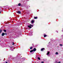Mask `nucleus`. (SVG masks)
I'll return each instance as SVG.
<instances>
[{
	"label": "nucleus",
	"mask_w": 63,
	"mask_h": 63,
	"mask_svg": "<svg viewBox=\"0 0 63 63\" xmlns=\"http://www.w3.org/2000/svg\"><path fill=\"white\" fill-rule=\"evenodd\" d=\"M29 36H30V35H31V36H32V34H31V33H30L29 34Z\"/></svg>",
	"instance_id": "obj_9"
},
{
	"label": "nucleus",
	"mask_w": 63,
	"mask_h": 63,
	"mask_svg": "<svg viewBox=\"0 0 63 63\" xmlns=\"http://www.w3.org/2000/svg\"><path fill=\"white\" fill-rule=\"evenodd\" d=\"M5 35V33H3L2 34V36H4Z\"/></svg>",
	"instance_id": "obj_3"
},
{
	"label": "nucleus",
	"mask_w": 63,
	"mask_h": 63,
	"mask_svg": "<svg viewBox=\"0 0 63 63\" xmlns=\"http://www.w3.org/2000/svg\"><path fill=\"white\" fill-rule=\"evenodd\" d=\"M13 45H14V42H13L12 44Z\"/></svg>",
	"instance_id": "obj_18"
},
{
	"label": "nucleus",
	"mask_w": 63,
	"mask_h": 63,
	"mask_svg": "<svg viewBox=\"0 0 63 63\" xmlns=\"http://www.w3.org/2000/svg\"><path fill=\"white\" fill-rule=\"evenodd\" d=\"M33 53H32V54H33Z\"/></svg>",
	"instance_id": "obj_28"
},
{
	"label": "nucleus",
	"mask_w": 63,
	"mask_h": 63,
	"mask_svg": "<svg viewBox=\"0 0 63 63\" xmlns=\"http://www.w3.org/2000/svg\"><path fill=\"white\" fill-rule=\"evenodd\" d=\"M37 18L38 17H35L34 18V19H37Z\"/></svg>",
	"instance_id": "obj_5"
},
{
	"label": "nucleus",
	"mask_w": 63,
	"mask_h": 63,
	"mask_svg": "<svg viewBox=\"0 0 63 63\" xmlns=\"http://www.w3.org/2000/svg\"><path fill=\"white\" fill-rule=\"evenodd\" d=\"M44 49H45V48H42L41 49V51H43V50H44Z\"/></svg>",
	"instance_id": "obj_6"
},
{
	"label": "nucleus",
	"mask_w": 63,
	"mask_h": 63,
	"mask_svg": "<svg viewBox=\"0 0 63 63\" xmlns=\"http://www.w3.org/2000/svg\"><path fill=\"white\" fill-rule=\"evenodd\" d=\"M4 32H6V30H4Z\"/></svg>",
	"instance_id": "obj_19"
},
{
	"label": "nucleus",
	"mask_w": 63,
	"mask_h": 63,
	"mask_svg": "<svg viewBox=\"0 0 63 63\" xmlns=\"http://www.w3.org/2000/svg\"><path fill=\"white\" fill-rule=\"evenodd\" d=\"M16 13H18V14H21V12L19 11H17Z\"/></svg>",
	"instance_id": "obj_1"
},
{
	"label": "nucleus",
	"mask_w": 63,
	"mask_h": 63,
	"mask_svg": "<svg viewBox=\"0 0 63 63\" xmlns=\"http://www.w3.org/2000/svg\"><path fill=\"white\" fill-rule=\"evenodd\" d=\"M34 20H32V23H34Z\"/></svg>",
	"instance_id": "obj_7"
},
{
	"label": "nucleus",
	"mask_w": 63,
	"mask_h": 63,
	"mask_svg": "<svg viewBox=\"0 0 63 63\" xmlns=\"http://www.w3.org/2000/svg\"><path fill=\"white\" fill-rule=\"evenodd\" d=\"M38 59H39V60H40V58L39 57H38Z\"/></svg>",
	"instance_id": "obj_17"
},
{
	"label": "nucleus",
	"mask_w": 63,
	"mask_h": 63,
	"mask_svg": "<svg viewBox=\"0 0 63 63\" xmlns=\"http://www.w3.org/2000/svg\"><path fill=\"white\" fill-rule=\"evenodd\" d=\"M5 35H7V33H5Z\"/></svg>",
	"instance_id": "obj_21"
},
{
	"label": "nucleus",
	"mask_w": 63,
	"mask_h": 63,
	"mask_svg": "<svg viewBox=\"0 0 63 63\" xmlns=\"http://www.w3.org/2000/svg\"><path fill=\"white\" fill-rule=\"evenodd\" d=\"M36 50V49L35 48H34L33 49V51H35Z\"/></svg>",
	"instance_id": "obj_2"
},
{
	"label": "nucleus",
	"mask_w": 63,
	"mask_h": 63,
	"mask_svg": "<svg viewBox=\"0 0 63 63\" xmlns=\"http://www.w3.org/2000/svg\"><path fill=\"white\" fill-rule=\"evenodd\" d=\"M11 57H12L11 59H14V58H13V56H11Z\"/></svg>",
	"instance_id": "obj_15"
},
{
	"label": "nucleus",
	"mask_w": 63,
	"mask_h": 63,
	"mask_svg": "<svg viewBox=\"0 0 63 63\" xmlns=\"http://www.w3.org/2000/svg\"><path fill=\"white\" fill-rule=\"evenodd\" d=\"M2 30H0V33L2 32Z\"/></svg>",
	"instance_id": "obj_8"
},
{
	"label": "nucleus",
	"mask_w": 63,
	"mask_h": 63,
	"mask_svg": "<svg viewBox=\"0 0 63 63\" xmlns=\"http://www.w3.org/2000/svg\"><path fill=\"white\" fill-rule=\"evenodd\" d=\"M21 5V4H20V3H19V4H18V5L19 6H20Z\"/></svg>",
	"instance_id": "obj_13"
},
{
	"label": "nucleus",
	"mask_w": 63,
	"mask_h": 63,
	"mask_svg": "<svg viewBox=\"0 0 63 63\" xmlns=\"http://www.w3.org/2000/svg\"><path fill=\"white\" fill-rule=\"evenodd\" d=\"M1 14V12H0V14Z\"/></svg>",
	"instance_id": "obj_26"
},
{
	"label": "nucleus",
	"mask_w": 63,
	"mask_h": 63,
	"mask_svg": "<svg viewBox=\"0 0 63 63\" xmlns=\"http://www.w3.org/2000/svg\"><path fill=\"white\" fill-rule=\"evenodd\" d=\"M28 27H29V28H32V27L28 25Z\"/></svg>",
	"instance_id": "obj_4"
},
{
	"label": "nucleus",
	"mask_w": 63,
	"mask_h": 63,
	"mask_svg": "<svg viewBox=\"0 0 63 63\" xmlns=\"http://www.w3.org/2000/svg\"><path fill=\"white\" fill-rule=\"evenodd\" d=\"M50 43V42H49V43Z\"/></svg>",
	"instance_id": "obj_27"
},
{
	"label": "nucleus",
	"mask_w": 63,
	"mask_h": 63,
	"mask_svg": "<svg viewBox=\"0 0 63 63\" xmlns=\"http://www.w3.org/2000/svg\"><path fill=\"white\" fill-rule=\"evenodd\" d=\"M60 46H63V45L62 44H60Z\"/></svg>",
	"instance_id": "obj_16"
},
{
	"label": "nucleus",
	"mask_w": 63,
	"mask_h": 63,
	"mask_svg": "<svg viewBox=\"0 0 63 63\" xmlns=\"http://www.w3.org/2000/svg\"><path fill=\"white\" fill-rule=\"evenodd\" d=\"M47 37V35H44V37Z\"/></svg>",
	"instance_id": "obj_14"
},
{
	"label": "nucleus",
	"mask_w": 63,
	"mask_h": 63,
	"mask_svg": "<svg viewBox=\"0 0 63 63\" xmlns=\"http://www.w3.org/2000/svg\"><path fill=\"white\" fill-rule=\"evenodd\" d=\"M33 50H31L30 51V52H33Z\"/></svg>",
	"instance_id": "obj_12"
},
{
	"label": "nucleus",
	"mask_w": 63,
	"mask_h": 63,
	"mask_svg": "<svg viewBox=\"0 0 63 63\" xmlns=\"http://www.w3.org/2000/svg\"><path fill=\"white\" fill-rule=\"evenodd\" d=\"M31 25V26H33V25Z\"/></svg>",
	"instance_id": "obj_23"
},
{
	"label": "nucleus",
	"mask_w": 63,
	"mask_h": 63,
	"mask_svg": "<svg viewBox=\"0 0 63 63\" xmlns=\"http://www.w3.org/2000/svg\"><path fill=\"white\" fill-rule=\"evenodd\" d=\"M6 63H8V62H6Z\"/></svg>",
	"instance_id": "obj_25"
},
{
	"label": "nucleus",
	"mask_w": 63,
	"mask_h": 63,
	"mask_svg": "<svg viewBox=\"0 0 63 63\" xmlns=\"http://www.w3.org/2000/svg\"><path fill=\"white\" fill-rule=\"evenodd\" d=\"M10 47V48H12V47Z\"/></svg>",
	"instance_id": "obj_24"
},
{
	"label": "nucleus",
	"mask_w": 63,
	"mask_h": 63,
	"mask_svg": "<svg viewBox=\"0 0 63 63\" xmlns=\"http://www.w3.org/2000/svg\"><path fill=\"white\" fill-rule=\"evenodd\" d=\"M41 63H44V62H42Z\"/></svg>",
	"instance_id": "obj_22"
},
{
	"label": "nucleus",
	"mask_w": 63,
	"mask_h": 63,
	"mask_svg": "<svg viewBox=\"0 0 63 63\" xmlns=\"http://www.w3.org/2000/svg\"><path fill=\"white\" fill-rule=\"evenodd\" d=\"M55 54H56V55H58V52H56Z\"/></svg>",
	"instance_id": "obj_10"
},
{
	"label": "nucleus",
	"mask_w": 63,
	"mask_h": 63,
	"mask_svg": "<svg viewBox=\"0 0 63 63\" xmlns=\"http://www.w3.org/2000/svg\"><path fill=\"white\" fill-rule=\"evenodd\" d=\"M32 48H33V47H31L30 48V49H32Z\"/></svg>",
	"instance_id": "obj_20"
},
{
	"label": "nucleus",
	"mask_w": 63,
	"mask_h": 63,
	"mask_svg": "<svg viewBox=\"0 0 63 63\" xmlns=\"http://www.w3.org/2000/svg\"><path fill=\"white\" fill-rule=\"evenodd\" d=\"M49 54V52H47V55H48Z\"/></svg>",
	"instance_id": "obj_11"
}]
</instances>
